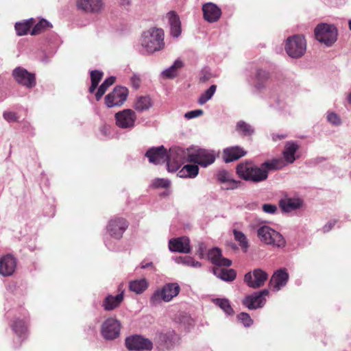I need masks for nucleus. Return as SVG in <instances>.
Wrapping results in <instances>:
<instances>
[{"label":"nucleus","mask_w":351,"mask_h":351,"mask_svg":"<svg viewBox=\"0 0 351 351\" xmlns=\"http://www.w3.org/2000/svg\"><path fill=\"white\" fill-rule=\"evenodd\" d=\"M125 346L130 350L144 351L151 350L153 347L152 342L140 335H133L125 339Z\"/></svg>","instance_id":"nucleus-11"},{"label":"nucleus","mask_w":351,"mask_h":351,"mask_svg":"<svg viewBox=\"0 0 351 351\" xmlns=\"http://www.w3.org/2000/svg\"><path fill=\"white\" fill-rule=\"evenodd\" d=\"M3 118L8 122L16 121L18 117L14 112L5 111L3 114Z\"/></svg>","instance_id":"nucleus-49"},{"label":"nucleus","mask_w":351,"mask_h":351,"mask_svg":"<svg viewBox=\"0 0 351 351\" xmlns=\"http://www.w3.org/2000/svg\"><path fill=\"white\" fill-rule=\"evenodd\" d=\"M199 173V167L196 165H186L178 173L180 178H195Z\"/></svg>","instance_id":"nucleus-30"},{"label":"nucleus","mask_w":351,"mask_h":351,"mask_svg":"<svg viewBox=\"0 0 351 351\" xmlns=\"http://www.w3.org/2000/svg\"><path fill=\"white\" fill-rule=\"evenodd\" d=\"M256 293L258 295H261V297L264 298L265 296H267L269 294V291L267 289H263L261 291L256 292Z\"/></svg>","instance_id":"nucleus-54"},{"label":"nucleus","mask_w":351,"mask_h":351,"mask_svg":"<svg viewBox=\"0 0 351 351\" xmlns=\"http://www.w3.org/2000/svg\"><path fill=\"white\" fill-rule=\"evenodd\" d=\"M306 50V42L303 36L294 35L287 39L285 51L292 58H300Z\"/></svg>","instance_id":"nucleus-7"},{"label":"nucleus","mask_w":351,"mask_h":351,"mask_svg":"<svg viewBox=\"0 0 351 351\" xmlns=\"http://www.w3.org/2000/svg\"><path fill=\"white\" fill-rule=\"evenodd\" d=\"M262 208L263 210L268 214H274L277 211V206L274 204H265Z\"/></svg>","instance_id":"nucleus-50"},{"label":"nucleus","mask_w":351,"mask_h":351,"mask_svg":"<svg viewBox=\"0 0 351 351\" xmlns=\"http://www.w3.org/2000/svg\"><path fill=\"white\" fill-rule=\"evenodd\" d=\"M169 249L173 252L189 254L191 252L190 239L187 237L171 239L169 241Z\"/></svg>","instance_id":"nucleus-16"},{"label":"nucleus","mask_w":351,"mask_h":351,"mask_svg":"<svg viewBox=\"0 0 351 351\" xmlns=\"http://www.w3.org/2000/svg\"><path fill=\"white\" fill-rule=\"evenodd\" d=\"M176 263L178 264H182L185 266L192 267H201L202 263L199 261H195L191 256H178L175 259Z\"/></svg>","instance_id":"nucleus-35"},{"label":"nucleus","mask_w":351,"mask_h":351,"mask_svg":"<svg viewBox=\"0 0 351 351\" xmlns=\"http://www.w3.org/2000/svg\"><path fill=\"white\" fill-rule=\"evenodd\" d=\"M102 76L103 73L99 71L95 70L90 72L91 86L89 88V91L90 93H93L95 90L99 82L102 78Z\"/></svg>","instance_id":"nucleus-40"},{"label":"nucleus","mask_w":351,"mask_h":351,"mask_svg":"<svg viewBox=\"0 0 351 351\" xmlns=\"http://www.w3.org/2000/svg\"><path fill=\"white\" fill-rule=\"evenodd\" d=\"M128 226V222L124 219L116 218L109 221L107 230L111 237L119 239L122 237Z\"/></svg>","instance_id":"nucleus-17"},{"label":"nucleus","mask_w":351,"mask_h":351,"mask_svg":"<svg viewBox=\"0 0 351 351\" xmlns=\"http://www.w3.org/2000/svg\"><path fill=\"white\" fill-rule=\"evenodd\" d=\"M217 89V86L215 85H212L210 86L208 89H207L204 93H202L199 99L198 103L200 105H203L206 103L208 100H210L213 95L215 94Z\"/></svg>","instance_id":"nucleus-41"},{"label":"nucleus","mask_w":351,"mask_h":351,"mask_svg":"<svg viewBox=\"0 0 351 351\" xmlns=\"http://www.w3.org/2000/svg\"><path fill=\"white\" fill-rule=\"evenodd\" d=\"M289 280V274L285 269L277 270L271 276L269 285L274 291H278L285 287Z\"/></svg>","instance_id":"nucleus-19"},{"label":"nucleus","mask_w":351,"mask_h":351,"mask_svg":"<svg viewBox=\"0 0 351 351\" xmlns=\"http://www.w3.org/2000/svg\"><path fill=\"white\" fill-rule=\"evenodd\" d=\"M180 291L178 283H167L160 288L157 289L150 298V304L157 306L162 302H169L176 297Z\"/></svg>","instance_id":"nucleus-5"},{"label":"nucleus","mask_w":351,"mask_h":351,"mask_svg":"<svg viewBox=\"0 0 351 351\" xmlns=\"http://www.w3.org/2000/svg\"><path fill=\"white\" fill-rule=\"evenodd\" d=\"M268 278V274L261 269H255L247 272L244 276V282L252 289H258L265 285Z\"/></svg>","instance_id":"nucleus-9"},{"label":"nucleus","mask_w":351,"mask_h":351,"mask_svg":"<svg viewBox=\"0 0 351 351\" xmlns=\"http://www.w3.org/2000/svg\"><path fill=\"white\" fill-rule=\"evenodd\" d=\"M314 33L316 39L328 47L334 44L337 38V30L333 25L319 24L315 27Z\"/></svg>","instance_id":"nucleus-8"},{"label":"nucleus","mask_w":351,"mask_h":351,"mask_svg":"<svg viewBox=\"0 0 351 351\" xmlns=\"http://www.w3.org/2000/svg\"><path fill=\"white\" fill-rule=\"evenodd\" d=\"M327 120L332 125H339L341 124L340 117L335 112H328L327 115Z\"/></svg>","instance_id":"nucleus-46"},{"label":"nucleus","mask_w":351,"mask_h":351,"mask_svg":"<svg viewBox=\"0 0 351 351\" xmlns=\"http://www.w3.org/2000/svg\"><path fill=\"white\" fill-rule=\"evenodd\" d=\"M236 130L243 136H250L254 133L252 127L243 121H240L237 123Z\"/></svg>","instance_id":"nucleus-39"},{"label":"nucleus","mask_w":351,"mask_h":351,"mask_svg":"<svg viewBox=\"0 0 351 351\" xmlns=\"http://www.w3.org/2000/svg\"><path fill=\"white\" fill-rule=\"evenodd\" d=\"M285 166L282 159H274L266 161L258 167L251 162L241 163L237 167L238 176L246 181L261 182L268 177V172L271 170L280 169Z\"/></svg>","instance_id":"nucleus-1"},{"label":"nucleus","mask_w":351,"mask_h":351,"mask_svg":"<svg viewBox=\"0 0 351 351\" xmlns=\"http://www.w3.org/2000/svg\"><path fill=\"white\" fill-rule=\"evenodd\" d=\"M266 302L265 298L261 297L256 293L247 295L243 300V304L250 310L262 308Z\"/></svg>","instance_id":"nucleus-23"},{"label":"nucleus","mask_w":351,"mask_h":351,"mask_svg":"<svg viewBox=\"0 0 351 351\" xmlns=\"http://www.w3.org/2000/svg\"><path fill=\"white\" fill-rule=\"evenodd\" d=\"M171 151L169 156L167 149L161 145L158 147H152L147 150L145 156L148 158L149 161L155 165L163 164L167 162V169L169 171H175L179 167L180 162H178L179 156L176 151Z\"/></svg>","instance_id":"nucleus-3"},{"label":"nucleus","mask_w":351,"mask_h":351,"mask_svg":"<svg viewBox=\"0 0 351 351\" xmlns=\"http://www.w3.org/2000/svg\"><path fill=\"white\" fill-rule=\"evenodd\" d=\"M34 24V20L32 19L29 21L16 23L15 24V29L19 36H23L27 34L30 27Z\"/></svg>","instance_id":"nucleus-37"},{"label":"nucleus","mask_w":351,"mask_h":351,"mask_svg":"<svg viewBox=\"0 0 351 351\" xmlns=\"http://www.w3.org/2000/svg\"><path fill=\"white\" fill-rule=\"evenodd\" d=\"M234 239L239 243V246L244 252H246L249 247V243L246 236L241 231L234 230Z\"/></svg>","instance_id":"nucleus-36"},{"label":"nucleus","mask_w":351,"mask_h":351,"mask_svg":"<svg viewBox=\"0 0 351 351\" xmlns=\"http://www.w3.org/2000/svg\"><path fill=\"white\" fill-rule=\"evenodd\" d=\"M206 250V245L203 243H199L198 244V247L197 250V254L202 258L204 257V252Z\"/></svg>","instance_id":"nucleus-52"},{"label":"nucleus","mask_w":351,"mask_h":351,"mask_svg":"<svg viewBox=\"0 0 351 351\" xmlns=\"http://www.w3.org/2000/svg\"><path fill=\"white\" fill-rule=\"evenodd\" d=\"M152 265H153V263L152 262H149V263L142 262L141 267L142 269H146V268H148L149 267H152Z\"/></svg>","instance_id":"nucleus-55"},{"label":"nucleus","mask_w":351,"mask_h":351,"mask_svg":"<svg viewBox=\"0 0 351 351\" xmlns=\"http://www.w3.org/2000/svg\"><path fill=\"white\" fill-rule=\"evenodd\" d=\"M115 82V77H110L107 78L99 87L97 92L95 94V97L97 101H99L101 97L104 95L105 92L106 91L107 88L112 85Z\"/></svg>","instance_id":"nucleus-38"},{"label":"nucleus","mask_w":351,"mask_h":351,"mask_svg":"<svg viewBox=\"0 0 351 351\" xmlns=\"http://www.w3.org/2000/svg\"><path fill=\"white\" fill-rule=\"evenodd\" d=\"M182 62L176 60L171 66L162 72V75L165 78H173L177 75L178 69L182 68Z\"/></svg>","instance_id":"nucleus-33"},{"label":"nucleus","mask_w":351,"mask_h":351,"mask_svg":"<svg viewBox=\"0 0 351 351\" xmlns=\"http://www.w3.org/2000/svg\"><path fill=\"white\" fill-rule=\"evenodd\" d=\"M206 80H207V78H206V77H204L201 78V80L203 81V82H205Z\"/></svg>","instance_id":"nucleus-60"},{"label":"nucleus","mask_w":351,"mask_h":351,"mask_svg":"<svg viewBox=\"0 0 351 351\" xmlns=\"http://www.w3.org/2000/svg\"><path fill=\"white\" fill-rule=\"evenodd\" d=\"M16 267V259L11 254H7L0 258V274L10 276L14 274Z\"/></svg>","instance_id":"nucleus-18"},{"label":"nucleus","mask_w":351,"mask_h":351,"mask_svg":"<svg viewBox=\"0 0 351 351\" xmlns=\"http://www.w3.org/2000/svg\"><path fill=\"white\" fill-rule=\"evenodd\" d=\"M129 287L130 291L141 294L147 289L148 282L145 278L134 280L130 282Z\"/></svg>","instance_id":"nucleus-32"},{"label":"nucleus","mask_w":351,"mask_h":351,"mask_svg":"<svg viewBox=\"0 0 351 351\" xmlns=\"http://www.w3.org/2000/svg\"><path fill=\"white\" fill-rule=\"evenodd\" d=\"M116 124L121 128H132L136 119L134 111L131 109L123 110L115 114Z\"/></svg>","instance_id":"nucleus-12"},{"label":"nucleus","mask_w":351,"mask_h":351,"mask_svg":"<svg viewBox=\"0 0 351 351\" xmlns=\"http://www.w3.org/2000/svg\"><path fill=\"white\" fill-rule=\"evenodd\" d=\"M215 304H217L227 315H230L234 313V311L231 307L228 300L225 298L217 299L215 300Z\"/></svg>","instance_id":"nucleus-43"},{"label":"nucleus","mask_w":351,"mask_h":351,"mask_svg":"<svg viewBox=\"0 0 351 351\" xmlns=\"http://www.w3.org/2000/svg\"><path fill=\"white\" fill-rule=\"evenodd\" d=\"M348 25H349V29L351 31V20L349 21Z\"/></svg>","instance_id":"nucleus-59"},{"label":"nucleus","mask_w":351,"mask_h":351,"mask_svg":"<svg viewBox=\"0 0 351 351\" xmlns=\"http://www.w3.org/2000/svg\"><path fill=\"white\" fill-rule=\"evenodd\" d=\"M245 154L246 152L240 147H230L223 150V158L226 162H230L238 160Z\"/></svg>","instance_id":"nucleus-24"},{"label":"nucleus","mask_w":351,"mask_h":351,"mask_svg":"<svg viewBox=\"0 0 351 351\" xmlns=\"http://www.w3.org/2000/svg\"><path fill=\"white\" fill-rule=\"evenodd\" d=\"M120 326L117 319L109 318L102 324L101 335L106 339H114L119 335Z\"/></svg>","instance_id":"nucleus-14"},{"label":"nucleus","mask_w":351,"mask_h":351,"mask_svg":"<svg viewBox=\"0 0 351 351\" xmlns=\"http://www.w3.org/2000/svg\"><path fill=\"white\" fill-rule=\"evenodd\" d=\"M335 223V221H329L327 224H326L324 227H323V230L324 232H328L330 231L332 228L334 226Z\"/></svg>","instance_id":"nucleus-53"},{"label":"nucleus","mask_w":351,"mask_h":351,"mask_svg":"<svg viewBox=\"0 0 351 351\" xmlns=\"http://www.w3.org/2000/svg\"><path fill=\"white\" fill-rule=\"evenodd\" d=\"M128 90L125 87L117 86L105 97V104L108 108L120 106L125 101Z\"/></svg>","instance_id":"nucleus-10"},{"label":"nucleus","mask_w":351,"mask_h":351,"mask_svg":"<svg viewBox=\"0 0 351 351\" xmlns=\"http://www.w3.org/2000/svg\"><path fill=\"white\" fill-rule=\"evenodd\" d=\"M179 340V336L173 330L161 332L156 337V343L161 349H171Z\"/></svg>","instance_id":"nucleus-15"},{"label":"nucleus","mask_w":351,"mask_h":351,"mask_svg":"<svg viewBox=\"0 0 351 351\" xmlns=\"http://www.w3.org/2000/svg\"><path fill=\"white\" fill-rule=\"evenodd\" d=\"M153 185L156 188H167L170 185V182L166 179L157 178L154 180Z\"/></svg>","instance_id":"nucleus-47"},{"label":"nucleus","mask_w":351,"mask_h":351,"mask_svg":"<svg viewBox=\"0 0 351 351\" xmlns=\"http://www.w3.org/2000/svg\"><path fill=\"white\" fill-rule=\"evenodd\" d=\"M119 3L123 6L128 5L130 3V0H118Z\"/></svg>","instance_id":"nucleus-56"},{"label":"nucleus","mask_w":351,"mask_h":351,"mask_svg":"<svg viewBox=\"0 0 351 351\" xmlns=\"http://www.w3.org/2000/svg\"><path fill=\"white\" fill-rule=\"evenodd\" d=\"M285 137H286V135H277V134L273 135V139L274 141H276L277 139H282V138H285Z\"/></svg>","instance_id":"nucleus-57"},{"label":"nucleus","mask_w":351,"mask_h":351,"mask_svg":"<svg viewBox=\"0 0 351 351\" xmlns=\"http://www.w3.org/2000/svg\"><path fill=\"white\" fill-rule=\"evenodd\" d=\"M257 234L260 240L267 245L277 247H284L286 245V241L283 236L269 226L260 227L257 230Z\"/></svg>","instance_id":"nucleus-6"},{"label":"nucleus","mask_w":351,"mask_h":351,"mask_svg":"<svg viewBox=\"0 0 351 351\" xmlns=\"http://www.w3.org/2000/svg\"><path fill=\"white\" fill-rule=\"evenodd\" d=\"M76 6L78 10L89 13H97L103 8L101 0H77Z\"/></svg>","instance_id":"nucleus-20"},{"label":"nucleus","mask_w":351,"mask_h":351,"mask_svg":"<svg viewBox=\"0 0 351 351\" xmlns=\"http://www.w3.org/2000/svg\"><path fill=\"white\" fill-rule=\"evenodd\" d=\"M208 258L216 267H229L232 265L231 260L222 257L221 251L218 247H214L208 251Z\"/></svg>","instance_id":"nucleus-21"},{"label":"nucleus","mask_w":351,"mask_h":351,"mask_svg":"<svg viewBox=\"0 0 351 351\" xmlns=\"http://www.w3.org/2000/svg\"><path fill=\"white\" fill-rule=\"evenodd\" d=\"M348 99L349 103L351 104V93L348 95Z\"/></svg>","instance_id":"nucleus-58"},{"label":"nucleus","mask_w":351,"mask_h":351,"mask_svg":"<svg viewBox=\"0 0 351 351\" xmlns=\"http://www.w3.org/2000/svg\"><path fill=\"white\" fill-rule=\"evenodd\" d=\"M217 180L221 183L229 184L226 189H234L237 187V182L232 178L230 174L226 171H221L217 173Z\"/></svg>","instance_id":"nucleus-34"},{"label":"nucleus","mask_w":351,"mask_h":351,"mask_svg":"<svg viewBox=\"0 0 351 351\" xmlns=\"http://www.w3.org/2000/svg\"><path fill=\"white\" fill-rule=\"evenodd\" d=\"M299 149V145L294 141H287L285 145V149L282 152L285 160L292 164L295 160V154Z\"/></svg>","instance_id":"nucleus-25"},{"label":"nucleus","mask_w":351,"mask_h":351,"mask_svg":"<svg viewBox=\"0 0 351 351\" xmlns=\"http://www.w3.org/2000/svg\"><path fill=\"white\" fill-rule=\"evenodd\" d=\"M152 106V101L148 96H141L136 99L134 108L138 112H143Z\"/></svg>","instance_id":"nucleus-31"},{"label":"nucleus","mask_w":351,"mask_h":351,"mask_svg":"<svg viewBox=\"0 0 351 351\" xmlns=\"http://www.w3.org/2000/svg\"><path fill=\"white\" fill-rule=\"evenodd\" d=\"M169 23L171 27V34L174 37H178L181 34L180 21L178 16L173 12L167 14Z\"/></svg>","instance_id":"nucleus-29"},{"label":"nucleus","mask_w":351,"mask_h":351,"mask_svg":"<svg viewBox=\"0 0 351 351\" xmlns=\"http://www.w3.org/2000/svg\"><path fill=\"white\" fill-rule=\"evenodd\" d=\"M49 26V23L43 19L39 23H38L32 29L31 32V35H36L39 34L42 30H43L47 27Z\"/></svg>","instance_id":"nucleus-44"},{"label":"nucleus","mask_w":351,"mask_h":351,"mask_svg":"<svg viewBox=\"0 0 351 351\" xmlns=\"http://www.w3.org/2000/svg\"><path fill=\"white\" fill-rule=\"evenodd\" d=\"M130 81H131V84L132 85V86L134 88H138L139 86H140V84H141V79H140V77L137 75H134L132 76L131 79H130Z\"/></svg>","instance_id":"nucleus-51"},{"label":"nucleus","mask_w":351,"mask_h":351,"mask_svg":"<svg viewBox=\"0 0 351 351\" xmlns=\"http://www.w3.org/2000/svg\"><path fill=\"white\" fill-rule=\"evenodd\" d=\"M123 300V293H121L115 296L108 295L104 300L102 306L105 311H112L119 306Z\"/></svg>","instance_id":"nucleus-27"},{"label":"nucleus","mask_w":351,"mask_h":351,"mask_svg":"<svg viewBox=\"0 0 351 351\" xmlns=\"http://www.w3.org/2000/svg\"><path fill=\"white\" fill-rule=\"evenodd\" d=\"M202 10L204 19L210 23L217 21L221 14V10L213 3H205Z\"/></svg>","instance_id":"nucleus-22"},{"label":"nucleus","mask_w":351,"mask_h":351,"mask_svg":"<svg viewBox=\"0 0 351 351\" xmlns=\"http://www.w3.org/2000/svg\"><path fill=\"white\" fill-rule=\"evenodd\" d=\"M14 80L20 84L27 88H32L36 85V79L34 74L28 72L22 67H16L12 72Z\"/></svg>","instance_id":"nucleus-13"},{"label":"nucleus","mask_w":351,"mask_h":351,"mask_svg":"<svg viewBox=\"0 0 351 351\" xmlns=\"http://www.w3.org/2000/svg\"><path fill=\"white\" fill-rule=\"evenodd\" d=\"M203 112V110L200 109L191 110L186 112L184 114V117L187 119H191L202 115Z\"/></svg>","instance_id":"nucleus-48"},{"label":"nucleus","mask_w":351,"mask_h":351,"mask_svg":"<svg viewBox=\"0 0 351 351\" xmlns=\"http://www.w3.org/2000/svg\"><path fill=\"white\" fill-rule=\"evenodd\" d=\"M12 329L19 336H22L27 330V324L24 320L17 319L12 325Z\"/></svg>","instance_id":"nucleus-42"},{"label":"nucleus","mask_w":351,"mask_h":351,"mask_svg":"<svg viewBox=\"0 0 351 351\" xmlns=\"http://www.w3.org/2000/svg\"><path fill=\"white\" fill-rule=\"evenodd\" d=\"M176 153L179 156L178 162H180V163L192 162L203 167H206L213 164L216 158L214 151L206 149H197L194 152H191L189 149L184 150L178 148Z\"/></svg>","instance_id":"nucleus-2"},{"label":"nucleus","mask_w":351,"mask_h":351,"mask_svg":"<svg viewBox=\"0 0 351 351\" xmlns=\"http://www.w3.org/2000/svg\"><path fill=\"white\" fill-rule=\"evenodd\" d=\"M238 319L245 326H250L252 324L253 321L250 318L249 314L246 313H241L237 316Z\"/></svg>","instance_id":"nucleus-45"},{"label":"nucleus","mask_w":351,"mask_h":351,"mask_svg":"<svg viewBox=\"0 0 351 351\" xmlns=\"http://www.w3.org/2000/svg\"><path fill=\"white\" fill-rule=\"evenodd\" d=\"M141 43V46L148 53H153L161 50L165 46L162 29L152 28L143 32Z\"/></svg>","instance_id":"nucleus-4"},{"label":"nucleus","mask_w":351,"mask_h":351,"mask_svg":"<svg viewBox=\"0 0 351 351\" xmlns=\"http://www.w3.org/2000/svg\"><path fill=\"white\" fill-rule=\"evenodd\" d=\"M213 271L216 277L226 282L233 281L237 276V273L233 269H225L221 267H215L213 268Z\"/></svg>","instance_id":"nucleus-28"},{"label":"nucleus","mask_w":351,"mask_h":351,"mask_svg":"<svg viewBox=\"0 0 351 351\" xmlns=\"http://www.w3.org/2000/svg\"><path fill=\"white\" fill-rule=\"evenodd\" d=\"M303 201L298 197L285 198L281 199L280 206L282 210L286 213L293 211L302 207Z\"/></svg>","instance_id":"nucleus-26"}]
</instances>
